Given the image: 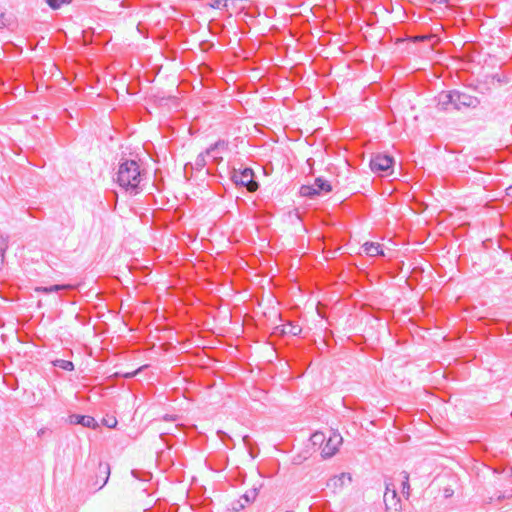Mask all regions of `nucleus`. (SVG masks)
<instances>
[{
  "mask_svg": "<svg viewBox=\"0 0 512 512\" xmlns=\"http://www.w3.org/2000/svg\"><path fill=\"white\" fill-rule=\"evenodd\" d=\"M346 480L351 482V476L348 473H341L340 475L334 476L328 482L329 487H333L334 489H341L345 485Z\"/></svg>",
  "mask_w": 512,
  "mask_h": 512,
  "instance_id": "nucleus-14",
  "label": "nucleus"
},
{
  "mask_svg": "<svg viewBox=\"0 0 512 512\" xmlns=\"http://www.w3.org/2000/svg\"><path fill=\"white\" fill-rule=\"evenodd\" d=\"M74 286L71 284H55L51 286H38L35 288V292L42 294H50L53 292H60L64 290H71Z\"/></svg>",
  "mask_w": 512,
  "mask_h": 512,
  "instance_id": "nucleus-12",
  "label": "nucleus"
},
{
  "mask_svg": "<svg viewBox=\"0 0 512 512\" xmlns=\"http://www.w3.org/2000/svg\"><path fill=\"white\" fill-rule=\"evenodd\" d=\"M110 477V465L107 462H99L95 480L92 483V488L95 491L102 489L108 482Z\"/></svg>",
  "mask_w": 512,
  "mask_h": 512,
  "instance_id": "nucleus-7",
  "label": "nucleus"
},
{
  "mask_svg": "<svg viewBox=\"0 0 512 512\" xmlns=\"http://www.w3.org/2000/svg\"><path fill=\"white\" fill-rule=\"evenodd\" d=\"M139 370H140V369H138V370L134 371L133 373H129V374H127V375H126V377H127V378L133 377L134 375H136V374L138 373V371H139Z\"/></svg>",
  "mask_w": 512,
  "mask_h": 512,
  "instance_id": "nucleus-29",
  "label": "nucleus"
},
{
  "mask_svg": "<svg viewBox=\"0 0 512 512\" xmlns=\"http://www.w3.org/2000/svg\"><path fill=\"white\" fill-rule=\"evenodd\" d=\"M228 149V142L226 140H223V139H219L218 141H216L214 144L210 145L207 149H206V154L207 155H211V157H213L214 160H222L221 157H217V153H221V152H224Z\"/></svg>",
  "mask_w": 512,
  "mask_h": 512,
  "instance_id": "nucleus-11",
  "label": "nucleus"
},
{
  "mask_svg": "<svg viewBox=\"0 0 512 512\" xmlns=\"http://www.w3.org/2000/svg\"><path fill=\"white\" fill-rule=\"evenodd\" d=\"M53 366L66 370V371H73L74 370V364L72 361L64 360V359H56L52 362Z\"/></svg>",
  "mask_w": 512,
  "mask_h": 512,
  "instance_id": "nucleus-16",
  "label": "nucleus"
},
{
  "mask_svg": "<svg viewBox=\"0 0 512 512\" xmlns=\"http://www.w3.org/2000/svg\"><path fill=\"white\" fill-rule=\"evenodd\" d=\"M454 109V91H442L437 96V109L440 111H448Z\"/></svg>",
  "mask_w": 512,
  "mask_h": 512,
  "instance_id": "nucleus-8",
  "label": "nucleus"
},
{
  "mask_svg": "<svg viewBox=\"0 0 512 512\" xmlns=\"http://www.w3.org/2000/svg\"><path fill=\"white\" fill-rule=\"evenodd\" d=\"M3 263H4V252H1L0 253V269L2 268L3 266Z\"/></svg>",
  "mask_w": 512,
  "mask_h": 512,
  "instance_id": "nucleus-28",
  "label": "nucleus"
},
{
  "mask_svg": "<svg viewBox=\"0 0 512 512\" xmlns=\"http://www.w3.org/2000/svg\"><path fill=\"white\" fill-rule=\"evenodd\" d=\"M245 446L249 447L250 445V437L248 435H245L243 438H242Z\"/></svg>",
  "mask_w": 512,
  "mask_h": 512,
  "instance_id": "nucleus-25",
  "label": "nucleus"
},
{
  "mask_svg": "<svg viewBox=\"0 0 512 512\" xmlns=\"http://www.w3.org/2000/svg\"><path fill=\"white\" fill-rule=\"evenodd\" d=\"M69 423L73 425H82L83 427L97 429L99 424L94 417L89 415L72 414L69 416Z\"/></svg>",
  "mask_w": 512,
  "mask_h": 512,
  "instance_id": "nucleus-9",
  "label": "nucleus"
},
{
  "mask_svg": "<svg viewBox=\"0 0 512 512\" xmlns=\"http://www.w3.org/2000/svg\"><path fill=\"white\" fill-rule=\"evenodd\" d=\"M403 478L402 480V493L406 495L408 498L410 496V484H409V473L406 471H402L400 474Z\"/></svg>",
  "mask_w": 512,
  "mask_h": 512,
  "instance_id": "nucleus-17",
  "label": "nucleus"
},
{
  "mask_svg": "<svg viewBox=\"0 0 512 512\" xmlns=\"http://www.w3.org/2000/svg\"><path fill=\"white\" fill-rule=\"evenodd\" d=\"M172 419L173 418L171 416H169V415H165L164 416V420H166V421H169V420H172Z\"/></svg>",
  "mask_w": 512,
  "mask_h": 512,
  "instance_id": "nucleus-30",
  "label": "nucleus"
},
{
  "mask_svg": "<svg viewBox=\"0 0 512 512\" xmlns=\"http://www.w3.org/2000/svg\"><path fill=\"white\" fill-rule=\"evenodd\" d=\"M394 500L397 501L398 505H401L400 498L398 497L397 491L393 484L386 483V491L384 494V503L386 509H393Z\"/></svg>",
  "mask_w": 512,
  "mask_h": 512,
  "instance_id": "nucleus-10",
  "label": "nucleus"
},
{
  "mask_svg": "<svg viewBox=\"0 0 512 512\" xmlns=\"http://www.w3.org/2000/svg\"><path fill=\"white\" fill-rule=\"evenodd\" d=\"M394 158L386 154H377L370 160V168L373 172L385 173L392 169Z\"/></svg>",
  "mask_w": 512,
  "mask_h": 512,
  "instance_id": "nucleus-6",
  "label": "nucleus"
},
{
  "mask_svg": "<svg viewBox=\"0 0 512 512\" xmlns=\"http://www.w3.org/2000/svg\"><path fill=\"white\" fill-rule=\"evenodd\" d=\"M257 495H258V488L254 487V488L246 491L243 494L242 499L245 500V503H251L256 499Z\"/></svg>",
  "mask_w": 512,
  "mask_h": 512,
  "instance_id": "nucleus-19",
  "label": "nucleus"
},
{
  "mask_svg": "<svg viewBox=\"0 0 512 512\" xmlns=\"http://www.w3.org/2000/svg\"><path fill=\"white\" fill-rule=\"evenodd\" d=\"M131 474L136 479H139V480H142V481H146L147 480L146 478H140L139 475H138V472L136 470H132Z\"/></svg>",
  "mask_w": 512,
  "mask_h": 512,
  "instance_id": "nucleus-24",
  "label": "nucleus"
},
{
  "mask_svg": "<svg viewBox=\"0 0 512 512\" xmlns=\"http://www.w3.org/2000/svg\"><path fill=\"white\" fill-rule=\"evenodd\" d=\"M4 26H5V22H4V14H3V13H1V14H0V29H2Z\"/></svg>",
  "mask_w": 512,
  "mask_h": 512,
  "instance_id": "nucleus-26",
  "label": "nucleus"
},
{
  "mask_svg": "<svg viewBox=\"0 0 512 512\" xmlns=\"http://www.w3.org/2000/svg\"><path fill=\"white\" fill-rule=\"evenodd\" d=\"M343 442V438L338 431L329 430V436L326 438L325 443L321 448V454L324 458H330L336 454L340 445Z\"/></svg>",
  "mask_w": 512,
  "mask_h": 512,
  "instance_id": "nucleus-4",
  "label": "nucleus"
},
{
  "mask_svg": "<svg viewBox=\"0 0 512 512\" xmlns=\"http://www.w3.org/2000/svg\"><path fill=\"white\" fill-rule=\"evenodd\" d=\"M454 109L476 108L480 104V100L465 92L454 89Z\"/></svg>",
  "mask_w": 512,
  "mask_h": 512,
  "instance_id": "nucleus-5",
  "label": "nucleus"
},
{
  "mask_svg": "<svg viewBox=\"0 0 512 512\" xmlns=\"http://www.w3.org/2000/svg\"><path fill=\"white\" fill-rule=\"evenodd\" d=\"M230 178L235 185L246 187L250 192H254L258 189V183L254 180V172L251 168L245 167L242 170L234 169Z\"/></svg>",
  "mask_w": 512,
  "mask_h": 512,
  "instance_id": "nucleus-3",
  "label": "nucleus"
},
{
  "mask_svg": "<svg viewBox=\"0 0 512 512\" xmlns=\"http://www.w3.org/2000/svg\"><path fill=\"white\" fill-rule=\"evenodd\" d=\"M391 512H401V505H398L397 501L394 500V507L393 509H387Z\"/></svg>",
  "mask_w": 512,
  "mask_h": 512,
  "instance_id": "nucleus-23",
  "label": "nucleus"
},
{
  "mask_svg": "<svg viewBox=\"0 0 512 512\" xmlns=\"http://www.w3.org/2000/svg\"><path fill=\"white\" fill-rule=\"evenodd\" d=\"M438 3H445L447 0H436Z\"/></svg>",
  "mask_w": 512,
  "mask_h": 512,
  "instance_id": "nucleus-31",
  "label": "nucleus"
},
{
  "mask_svg": "<svg viewBox=\"0 0 512 512\" xmlns=\"http://www.w3.org/2000/svg\"><path fill=\"white\" fill-rule=\"evenodd\" d=\"M331 191L332 186L329 181L322 177H317L312 185H302L300 187L299 193L303 197L313 199L316 196L327 194Z\"/></svg>",
  "mask_w": 512,
  "mask_h": 512,
  "instance_id": "nucleus-2",
  "label": "nucleus"
},
{
  "mask_svg": "<svg viewBox=\"0 0 512 512\" xmlns=\"http://www.w3.org/2000/svg\"><path fill=\"white\" fill-rule=\"evenodd\" d=\"M325 440L326 436L323 433L316 432L312 435V441L314 444L321 443V445L323 446Z\"/></svg>",
  "mask_w": 512,
  "mask_h": 512,
  "instance_id": "nucleus-21",
  "label": "nucleus"
},
{
  "mask_svg": "<svg viewBox=\"0 0 512 512\" xmlns=\"http://www.w3.org/2000/svg\"><path fill=\"white\" fill-rule=\"evenodd\" d=\"M143 180V173L136 160L122 159L116 173V183L131 194L141 191L140 183Z\"/></svg>",
  "mask_w": 512,
  "mask_h": 512,
  "instance_id": "nucleus-1",
  "label": "nucleus"
},
{
  "mask_svg": "<svg viewBox=\"0 0 512 512\" xmlns=\"http://www.w3.org/2000/svg\"><path fill=\"white\" fill-rule=\"evenodd\" d=\"M73 0H45V2L47 3V5L53 9V10H58L60 9L63 5H68L72 2Z\"/></svg>",
  "mask_w": 512,
  "mask_h": 512,
  "instance_id": "nucleus-18",
  "label": "nucleus"
},
{
  "mask_svg": "<svg viewBox=\"0 0 512 512\" xmlns=\"http://www.w3.org/2000/svg\"><path fill=\"white\" fill-rule=\"evenodd\" d=\"M207 156L208 155L206 154V150L197 156V158L195 160L196 169L200 170L206 166V164H207L206 157Z\"/></svg>",
  "mask_w": 512,
  "mask_h": 512,
  "instance_id": "nucleus-20",
  "label": "nucleus"
},
{
  "mask_svg": "<svg viewBox=\"0 0 512 512\" xmlns=\"http://www.w3.org/2000/svg\"><path fill=\"white\" fill-rule=\"evenodd\" d=\"M104 425L109 428H114L117 425V420L115 418L104 419Z\"/></svg>",
  "mask_w": 512,
  "mask_h": 512,
  "instance_id": "nucleus-22",
  "label": "nucleus"
},
{
  "mask_svg": "<svg viewBox=\"0 0 512 512\" xmlns=\"http://www.w3.org/2000/svg\"><path fill=\"white\" fill-rule=\"evenodd\" d=\"M506 195L512 198V185L506 188Z\"/></svg>",
  "mask_w": 512,
  "mask_h": 512,
  "instance_id": "nucleus-27",
  "label": "nucleus"
},
{
  "mask_svg": "<svg viewBox=\"0 0 512 512\" xmlns=\"http://www.w3.org/2000/svg\"><path fill=\"white\" fill-rule=\"evenodd\" d=\"M301 332H302L301 326H299L298 324L292 323V322L283 324L281 326V330H280V333L282 335H291V336H298L301 334Z\"/></svg>",
  "mask_w": 512,
  "mask_h": 512,
  "instance_id": "nucleus-15",
  "label": "nucleus"
},
{
  "mask_svg": "<svg viewBox=\"0 0 512 512\" xmlns=\"http://www.w3.org/2000/svg\"><path fill=\"white\" fill-rule=\"evenodd\" d=\"M362 248L364 252L370 257L384 256L382 245L379 243L366 242L363 244Z\"/></svg>",
  "mask_w": 512,
  "mask_h": 512,
  "instance_id": "nucleus-13",
  "label": "nucleus"
}]
</instances>
